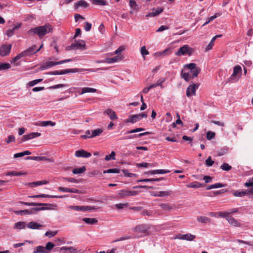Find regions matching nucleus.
<instances>
[{
  "label": "nucleus",
  "instance_id": "obj_47",
  "mask_svg": "<svg viewBox=\"0 0 253 253\" xmlns=\"http://www.w3.org/2000/svg\"><path fill=\"white\" fill-rule=\"evenodd\" d=\"M10 68V65L7 63L0 62V71L5 70Z\"/></svg>",
  "mask_w": 253,
  "mask_h": 253
},
{
  "label": "nucleus",
  "instance_id": "obj_63",
  "mask_svg": "<svg viewBox=\"0 0 253 253\" xmlns=\"http://www.w3.org/2000/svg\"><path fill=\"white\" fill-rule=\"evenodd\" d=\"M128 206V203H120V204H117L115 205V207H116V208H117L118 209H123L125 208H126Z\"/></svg>",
  "mask_w": 253,
  "mask_h": 253
},
{
  "label": "nucleus",
  "instance_id": "obj_46",
  "mask_svg": "<svg viewBox=\"0 0 253 253\" xmlns=\"http://www.w3.org/2000/svg\"><path fill=\"white\" fill-rule=\"evenodd\" d=\"M220 169L223 170L229 171L231 169L232 167L226 163H224L221 166Z\"/></svg>",
  "mask_w": 253,
  "mask_h": 253
},
{
  "label": "nucleus",
  "instance_id": "obj_19",
  "mask_svg": "<svg viewBox=\"0 0 253 253\" xmlns=\"http://www.w3.org/2000/svg\"><path fill=\"white\" fill-rule=\"evenodd\" d=\"M104 114L108 115L112 120H116L118 119V116L115 112L111 109H107L104 112Z\"/></svg>",
  "mask_w": 253,
  "mask_h": 253
},
{
  "label": "nucleus",
  "instance_id": "obj_60",
  "mask_svg": "<svg viewBox=\"0 0 253 253\" xmlns=\"http://www.w3.org/2000/svg\"><path fill=\"white\" fill-rule=\"evenodd\" d=\"M230 213L227 212H218V216L224 217L227 220V218L230 217Z\"/></svg>",
  "mask_w": 253,
  "mask_h": 253
},
{
  "label": "nucleus",
  "instance_id": "obj_15",
  "mask_svg": "<svg viewBox=\"0 0 253 253\" xmlns=\"http://www.w3.org/2000/svg\"><path fill=\"white\" fill-rule=\"evenodd\" d=\"M69 209L76 211H90L92 209H94L90 206H70Z\"/></svg>",
  "mask_w": 253,
  "mask_h": 253
},
{
  "label": "nucleus",
  "instance_id": "obj_45",
  "mask_svg": "<svg viewBox=\"0 0 253 253\" xmlns=\"http://www.w3.org/2000/svg\"><path fill=\"white\" fill-rule=\"evenodd\" d=\"M152 11L153 14L156 16L161 13L164 11V8L162 7H158L156 9L153 8Z\"/></svg>",
  "mask_w": 253,
  "mask_h": 253
},
{
  "label": "nucleus",
  "instance_id": "obj_4",
  "mask_svg": "<svg viewBox=\"0 0 253 253\" xmlns=\"http://www.w3.org/2000/svg\"><path fill=\"white\" fill-rule=\"evenodd\" d=\"M150 227L148 225L146 224H139L132 229V231L138 233L142 234L141 236H138L136 237L139 238L142 236H145L150 234Z\"/></svg>",
  "mask_w": 253,
  "mask_h": 253
},
{
  "label": "nucleus",
  "instance_id": "obj_17",
  "mask_svg": "<svg viewBox=\"0 0 253 253\" xmlns=\"http://www.w3.org/2000/svg\"><path fill=\"white\" fill-rule=\"evenodd\" d=\"M41 135V133L40 132H31L29 134L24 135L22 137V141H25L40 136Z\"/></svg>",
  "mask_w": 253,
  "mask_h": 253
},
{
  "label": "nucleus",
  "instance_id": "obj_36",
  "mask_svg": "<svg viewBox=\"0 0 253 253\" xmlns=\"http://www.w3.org/2000/svg\"><path fill=\"white\" fill-rule=\"evenodd\" d=\"M91 2L97 5H106L108 4L105 0H90Z\"/></svg>",
  "mask_w": 253,
  "mask_h": 253
},
{
  "label": "nucleus",
  "instance_id": "obj_23",
  "mask_svg": "<svg viewBox=\"0 0 253 253\" xmlns=\"http://www.w3.org/2000/svg\"><path fill=\"white\" fill-rule=\"evenodd\" d=\"M27 226L28 228L32 229H38L42 227L43 225L35 222L31 221L27 224Z\"/></svg>",
  "mask_w": 253,
  "mask_h": 253
},
{
  "label": "nucleus",
  "instance_id": "obj_42",
  "mask_svg": "<svg viewBox=\"0 0 253 253\" xmlns=\"http://www.w3.org/2000/svg\"><path fill=\"white\" fill-rule=\"evenodd\" d=\"M119 59L118 56H115L112 58H106L105 59V62L108 64L113 63L117 62Z\"/></svg>",
  "mask_w": 253,
  "mask_h": 253
},
{
  "label": "nucleus",
  "instance_id": "obj_62",
  "mask_svg": "<svg viewBox=\"0 0 253 253\" xmlns=\"http://www.w3.org/2000/svg\"><path fill=\"white\" fill-rule=\"evenodd\" d=\"M57 231H48L45 232V236L48 237L49 238H51V237H53L55 235H56L57 234Z\"/></svg>",
  "mask_w": 253,
  "mask_h": 253
},
{
  "label": "nucleus",
  "instance_id": "obj_48",
  "mask_svg": "<svg viewBox=\"0 0 253 253\" xmlns=\"http://www.w3.org/2000/svg\"><path fill=\"white\" fill-rule=\"evenodd\" d=\"M150 134V132L147 131V132H145L139 133L138 134H135V135H134L129 136H128L127 137V138L130 139V138H135V137H140L141 136H144V135H148V134Z\"/></svg>",
  "mask_w": 253,
  "mask_h": 253
},
{
  "label": "nucleus",
  "instance_id": "obj_5",
  "mask_svg": "<svg viewBox=\"0 0 253 253\" xmlns=\"http://www.w3.org/2000/svg\"><path fill=\"white\" fill-rule=\"evenodd\" d=\"M73 61V59H65L63 60H61L58 62H54V61H46L44 64L41 65L40 66V70L42 71L47 69L49 68H51L53 66H54L55 65L62 64L63 63L70 62Z\"/></svg>",
  "mask_w": 253,
  "mask_h": 253
},
{
  "label": "nucleus",
  "instance_id": "obj_35",
  "mask_svg": "<svg viewBox=\"0 0 253 253\" xmlns=\"http://www.w3.org/2000/svg\"><path fill=\"white\" fill-rule=\"evenodd\" d=\"M195 236L188 233L182 235L180 239L187 241H192L195 238Z\"/></svg>",
  "mask_w": 253,
  "mask_h": 253
},
{
  "label": "nucleus",
  "instance_id": "obj_50",
  "mask_svg": "<svg viewBox=\"0 0 253 253\" xmlns=\"http://www.w3.org/2000/svg\"><path fill=\"white\" fill-rule=\"evenodd\" d=\"M142 215H147L148 216H152L154 215V212L151 211H148L147 210H144L141 213Z\"/></svg>",
  "mask_w": 253,
  "mask_h": 253
},
{
  "label": "nucleus",
  "instance_id": "obj_11",
  "mask_svg": "<svg viewBox=\"0 0 253 253\" xmlns=\"http://www.w3.org/2000/svg\"><path fill=\"white\" fill-rule=\"evenodd\" d=\"M85 48V42L83 40H81L75 43H72L71 45L67 47L68 50H71L73 49L84 50Z\"/></svg>",
  "mask_w": 253,
  "mask_h": 253
},
{
  "label": "nucleus",
  "instance_id": "obj_28",
  "mask_svg": "<svg viewBox=\"0 0 253 253\" xmlns=\"http://www.w3.org/2000/svg\"><path fill=\"white\" fill-rule=\"evenodd\" d=\"M204 186V185L199 183L198 181H194L193 182L189 183L186 185V187L188 188H199Z\"/></svg>",
  "mask_w": 253,
  "mask_h": 253
},
{
  "label": "nucleus",
  "instance_id": "obj_40",
  "mask_svg": "<svg viewBox=\"0 0 253 253\" xmlns=\"http://www.w3.org/2000/svg\"><path fill=\"white\" fill-rule=\"evenodd\" d=\"M83 221L88 224H93L97 222V220L94 218H84Z\"/></svg>",
  "mask_w": 253,
  "mask_h": 253
},
{
  "label": "nucleus",
  "instance_id": "obj_18",
  "mask_svg": "<svg viewBox=\"0 0 253 253\" xmlns=\"http://www.w3.org/2000/svg\"><path fill=\"white\" fill-rule=\"evenodd\" d=\"M75 156L77 157L89 158L91 154L84 150H80L76 151Z\"/></svg>",
  "mask_w": 253,
  "mask_h": 253
},
{
  "label": "nucleus",
  "instance_id": "obj_16",
  "mask_svg": "<svg viewBox=\"0 0 253 253\" xmlns=\"http://www.w3.org/2000/svg\"><path fill=\"white\" fill-rule=\"evenodd\" d=\"M26 160H32L37 161H47L50 162H53V161L51 159H48L44 156H29L26 158Z\"/></svg>",
  "mask_w": 253,
  "mask_h": 253
},
{
  "label": "nucleus",
  "instance_id": "obj_58",
  "mask_svg": "<svg viewBox=\"0 0 253 253\" xmlns=\"http://www.w3.org/2000/svg\"><path fill=\"white\" fill-rule=\"evenodd\" d=\"M68 85L66 84H57L53 86H51L49 87V89H57L60 87H67Z\"/></svg>",
  "mask_w": 253,
  "mask_h": 253
},
{
  "label": "nucleus",
  "instance_id": "obj_27",
  "mask_svg": "<svg viewBox=\"0 0 253 253\" xmlns=\"http://www.w3.org/2000/svg\"><path fill=\"white\" fill-rule=\"evenodd\" d=\"M88 6V3L84 0H80L75 3V8L76 9H77L80 7H87Z\"/></svg>",
  "mask_w": 253,
  "mask_h": 253
},
{
  "label": "nucleus",
  "instance_id": "obj_1",
  "mask_svg": "<svg viewBox=\"0 0 253 253\" xmlns=\"http://www.w3.org/2000/svg\"><path fill=\"white\" fill-rule=\"evenodd\" d=\"M53 28L52 26L46 23L43 26H38L31 29L28 31L29 34H34L39 36L40 39L42 38L44 35L52 32Z\"/></svg>",
  "mask_w": 253,
  "mask_h": 253
},
{
  "label": "nucleus",
  "instance_id": "obj_59",
  "mask_svg": "<svg viewBox=\"0 0 253 253\" xmlns=\"http://www.w3.org/2000/svg\"><path fill=\"white\" fill-rule=\"evenodd\" d=\"M214 162L212 160L211 156H209L205 161V164L208 167H211L213 165Z\"/></svg>",
  "mask_w": 253,
  "mask_h": 253
},
{
  "label": "nucleus",
  "instance_id": "obj_53",
  "mask_svg": "<svg viewBox=\"0 0 253 253\" xmlns=\"http://www.w3.org/2000/svg\"><path fill=\"white\" fill-rule=\"evenodd\" d=\"M122 171L124 173V174L125 176L128 177H132L133 176H136V174L134 173H129L128 170L127 169H123Z\"/></svg>",
  "mask_w": 253,
  "mask_h": 253
},
{
  "label": "nucleus",
  "instance_id": "obj_57",
  "mask_svg": "<svg viewBox=\"0 0 253 253\" xmlns=\"http://www.w3.org/2000/svg\"><path fill=\"white\" fill-rule=\"evenodd\" d=\"M169 51H170L169 48H167V49H165L164 50H163V51L156 52L155 53V55L157 56H164V55L167 54L168 52H169Z\"/></svg>",
  "mask_w": 253,
  "mask_h": 253
},
{
  "label": "nucleus",
  "instance_id": "obj_39",
  "mask_svg": "<svg viewBox=\"0 0 253 253\" xmlns=\"http://www.w3.org/2000/svg\"><path fill=\"white\" fill-rule=\"evenodd\" d=\"M247 194V191L235 190L233 192V194L235 197H243Z\"/></svg>",
  "mask_w": 253,
  "mask_h": 253
},
{
  "label": "nucleus",
  "instance_id": "obj_3",
  "mask_svg": "<svg viewBox=\"0 0 253 253\" xmlns=\"http://www.w3.org/2000/svg\"><path fill=\"white\" fill-rule=\"evenodd\" d=\"M36 47L37 46L36 45H34L28 49L24 50L18 55L15 56L12 59L11 63H13L14 66H16L20 65L21 64V62L18 61V60L22 57L28 56L37 52Z\"/></svg>",
  "mask_w": 253,
  "mask_h": 253
},
{
  "label": "nucleus",
  "instance_id": "obj_21",
  "mask_svg": "<svg viewBox=\"0 0 253 253\" xmlns=\"http://www.w3.org/2000/svg\"><path fill=\"white\" fill-rule=\"evenodd\" d=\"M21 26V24L19 23L15 25L12 29H9L6 31V35L8 37H10L14 34L15 30L19 29Z\"/></svg>",
  "mask_w": 253,
  "mask_h": 253
},
{
  "label": "nucleus",
  "instance_id": "obj_26",
  "mask_svg": "<svg viewBox=\"0 0 253 253\" xmlns=\"http://www.w3.org/2000/svg\"><path fill=\"white\" fill-rule=\"evenodd\" d=\"M139 120H140V119L139 118V115L136 114V115H132V116H131L130 117H129V118L126 120V123H131L133 124L134 123L138 122Z\"/></svg>",
  "mask_w": 253,
  "mask_h": 253
},
{
  "label": "nucleus",
  "instance_id": "obj_8",
  "mask_svg": "<svg viewBox=\"0 0 253 253\" xmlns=\"http://www.w3.org/2000/svg\"><path fill=\"white\" fill-rule=\"evenodd\" d=\"M138 194L136 191H131L128 189H123L119 191L118 193V196L119 198L124 199L126 197L136 196Z\"/></svg>",
  "mask_w": 253,
  "mask_h": 253
},
{
  "label": "nucleus",
  "instance_id": "obj_55",
  "mask_svg": "<svg viewBox=\"0 0 253 253\" xmlns=\"http://www.w3.org/2000/svg\"><path fill=\"white\" fill-rule=\"evenodd\" d=\"M140 52H141V54L142 55L144 59H145V56L149 54V52L146 49V47L145 46H143L142 47H141V49H140Z\"/></svg>",
  "mask_w": 253,
  "mask_h": 253
},
{
  "label": "nucleus",
  "instance_id": "obj_20",
  "mask_svg": "<svg viewBox=\"0 0 253 253\" xmlns=\"http://www.w3.org/2000/svg\"><path fill=\"white\" fill-rule=\"evenodd\" d=\"M170 171L167 169H156L149 170L146 172L147 174H165L169 172Z\"/></svg>",
  "mask_w": 253,
  "mask_h": 253
},
{
  "label": "nucleus",
  "instance_id": "obj_10",
  "mask_svg": "<svg viewBox=\"0 0 253 253\" xmlns=\"http://www.w3.org/2000/svg\"><path fill=\"white\" fill-rule=\"evenodd\" d=\"M88 71L90 72H95L96 70H94L92 69H79V68H74V69H67L65 70H62L59 71L60 75H64L71 73H77V72H83L84 71Z\"/></svg>",
  "mask_w": 253,
  "mask_h": 253
},
{
  "label": "nucleus",
  "instance_id": "obj_43",
  "mask_svg": "<svg viewBox=\"0 0 253 253\" xmlns=\"http://www.w3.org/2000/svg\"><path fill=\"white\" fill-rule=\"evenodd\" d=\"M159 194L157 195L158 197H166L170 195L172 192L171 191H158Z\"/></svg>",
  "mask_w": 253,
  "mask_h": 253
},
{
  "label": "nucleus",
  "instance_id": "obj_44",
  "mask_svg": "<svg viewBox=\"0 0 253 253\" xmlns=\"http://www.w3.org/2000/svg\"><path fill=\"white\" fill-rule=\"evenodd\" d=\"M181 75L182 78L183 79H184L185 80V81L186 82L189 81L190 80V79H191V75H190L189 72H187V73H183V70H182Z\"/></svg>",
  "mask_w": 253,
  "mask_h": 253
},
{
  "label": "nucleus",
  "instance_id": "obj_34",
  "mask_svg": "<svg viewBox=\"0 0 253 253\" xmlns=\"http://www.w3.org/2000/svg\"><path fill=\"white\" fill-rule=\"evenodd\" d=\"M197 220L198 222L207 223L211 221V219L207 216H200L197 217Z\"/></svg>",
  "mask_w": 253,
  "mask_h": 253
},
{
  "label": "nucleus",
  "instance_id": "obj_41",
  "mask_svg": "<svg viewBox=\"0 0 253 253\" xmlns=\"http://www.w3.org/2000/svg\"><path fill=\"white\" fill-rule=\"evenodd\" d=\"M86 170V168L84 166H83L81 168L74 169L72 172L74 174H80L84 172Z\"/></svg>",
  "mask_w": 253,
  "mask_h": 253
},
{
  "label": "nucleus",
  "instance_id": "obj_61",
  "mask_svg": "<svg viewBox=\"0 0 253 253\" xmlns=\"http://www.w3.org/2000/svg\"><path fill=\"white\" fill-rule=\"evenodd\" d=\"M54 246V245L52 243H51V242H48L46 244V246L44 248H45V249H46V252H49V253L50 251L51 250L53 249Z\"/></svg>",
  "mask_w": 253,
  "mask_h": 253
},
{
  "label": "nucleus",
  "instance_id": "obj_64",
  "mask_svg": "<svg viewBox=\"0 0 253 253\" xmlns=\"http://www.w3.org/2000/svg\"><path fill=\"white\" fill-rule=\"evenodd\" d=\"M214 41H215V39H212L211 40V41L210 42V43H209V44L206 47L205 50L206 51H209L212 48V47L214 44Z\"/></svg>",
  "mask_w": 253,
  "mask_h": 253
},
{
  "label": "nucleus",
  "instance_id": "obj_49",
  "mask_svg": "<svg viewBox=\"0 0 253 253\" xmlns=\"http://www.w3.org/2000/svg\"><path fill=\"white\" fill-rule=\"evenodd\" d=\"M42 81V79H39L33 80L32 81H30L28 83V85L30 86H33L35 84L41 82Z\"/></svg>",
  "mask_w": 253,
  "mask_h": 253
},
{
  "label": "nucleus",
  "instance_id": "obj_29",
  "mask_svg": "<svg viewBox=\"0 0 253 253\" xmlns=\"http://www.w3.org/2000/svg\"><path fill=\"white\" fill-rule=\"evenodd\" d=\"M55 123L51 121H42L41 122L37 123V125L41 126H53L55 125Z\"/></svg>",
  "mask_w": 253,
  "mask_h": 253
},
{
  "label": "nucleus",
  "instance_id": "obj_32",
  "mask_svg": "<svg viewBox=\"0 0 253 253\" xmlns=\"http://www.w3.org/2000/svg\"><path fill=\"white\" fill-rule=\"evenodd\" d=\"M97 91V89L95 88H91V87H83L82 89V92L80 93V94H83L85 93L91 92L94 93Z\"/></svg>",
  "mask_w": 253,
  "mask_h": 253
},
{
  "label": "nucleus",
  "instance_id": "obj_38",
  "mask_svg": "<svg viewBox=\"0 0 253 253\" xmlns=\"http://www.w3.org/2000/svg\"><path fill=\"white\" fill-rule=\"evenodd\" d=\"M61 249V250L69 251L71 253H79V251L73 247H63Z\"/></svg>",
  "mask_w": 253,
  "mask_h": 253
},
{
  "label": "nucleus",
  "instance_id": "obj_30",
  "mask_svg": "<svg viewBox=\"0 0 253 253\" xmlns=\"http://www.w3.org/2000/svg\"><path fill=\"white\" fill-rule=\"evenodd\" d=\"M129 5L133 10L138 11L140 7L134 0H129Z\"/></svg>",
  "mask_w": 253,
  "mask_h": 253
},
{
  "label": "nucleus",
  "instance_id": "obj_37",
  "mask_svg": "<svg viewBox=\"0 0 253 253\" xmlns=\"http://www.w3.org/2000/svg\"><path fill=\"white\" fill-rule=\"evenodd\" d=\"M26 223L25 222L20 221L15 223L14 228L18 229H24L26 227Z\"/></svg>",
  "mask_w": 253,
  "mask_h": 253
},
{
  "label": "nucleus",
  "instance_id": "obj_31",
  "mask_svg": "<svg viewBox=\"0 0 253 253\" xmlns=\"http://www.w3.org/2000/svg\"><path fill=\"white\" fill-rule=\"evenodd\" d=\"M33 253H49V252H46L44 247L39 246L34 249Z\"/></svg>",
  "mask_w": 253,
  "mask_h": 253
},
{
  "label": "nucleus",
  "instance_id": "obj_54",
  "mask_svg": "<svg viewBox=\"0 0 253 253\" xmlns=\"http://www.w3.org/2000/svg\"><path fill=\"white\" fill-rule=\"evenodd\" d=\"M215 136V133L214 132L209 131L207 133V138L208 140H211L213 139Z\"/></svg>",
  "mask_w": 253,
  "mask_h": 253
},
{
  "label": "nucleus",
  "instance_id": "obj_13",
  "mask_svg": "<svg viewBox=\"0 0 253 253\" xmlns=\"http://www.w3.org/2000/svg\"><path fill=\"white\" fill-rule=\"evenodd\" d=\"M199 84H193L190 85L186 89V96L190 97L192 95H195L196 89L198 88Z\"/></svg>",
  "mask_w": 253,
  "mask_h": 253
},
{
  "label": "nucleus",
  "instance_id": "obj_12",
  "mask_svg": "<svg viewBox=\"0 0 253 253\" xmlns=\"http://www.w3.org/2000/svg\"><path fill=\"white\" fill-rule=\"evenodd\" d=\"M12 45L9 44H2L0 47V55L5 56L7 55L10 52Z\"/></svg>",
  "mask_w": 253,
  "mask_h": 253
},
{
  "label": "nucleus",
  "instance_id": "obj_25",
  "mask_svg": "<svg viewBox=\"0 0 253 253\" xmlns=\"http://www.w3.org/2000/svg\"><path fill=\"white\" fill-rule=\"evenodd\" d=\"M228 223L235 227H240L241 224L239 223L235 218L230 216L229 218H227V220Z\"/></svg>",
  "mask_w": 253,
  "mask_h": 253
},
{
  "label": "nucleus",
  "instance_id": "obj_51",
  "mask_svg": "<svg viewBox=\"0 0 253 253\" xmlns=\"http://www.w3.org/2000/svg\"><path fill=\"white\" fill-rule=\"evenodd\" d=\"M160 207L164 210L169 211L171 209L169 204L166 203H161L160 204Z\"/></svg>",
  "mask_w": 253,
  "mask_h": 253
},
{
  "label": "nucleus",
  "instance_id": "obj_2",
  "mask_svg": "<svg viewBox=\"0 0 253 253\" xmlns=\"http://www.w3.org/2000/svg\"><path fill=\"white\" fill-rule=\"evenodd\" d=\"M36 47L37 46L36 45H34L28 49L24 50L18 55L15 56L12 59L11 63H13L14 66H16L20 65L21 64V62L18 61V60L22 57L28 56L37 52Z\"/></svg>",
  "mask_w": 253,
  "mask_h": 253
},
{
  "label": "nucleus",
  "instance_id": "obj_24",
  "mask_svg": "<svg viewBox=\"0 0 253 253\" xmlns=\"http://www.w3.org/2000/svg\"><path fill=\"white\" fill-rule=\"evenodd\" d=\"M48 183V182L46 180H42V181H36V182H30V183L26 184V185H29V186H30L31 187H34L43 185V184H46Z\"/></svg>",
  "mask_w": 253,
  "mask_h": 253
},
{
  "label": "nucleus",
  "instance_id": "obj_9",
  "mask_svg": "<svg viewBox=\"0 0 253 253\" xmlns=\"http://www.w3.org/2000/svg\"><path fill=\"white\" fill-rule=\"evenodd\" d=\"M192 52L193 49L192 48L190 47L188 45H184L181 47L178 51L175 52V55L179 56L186 54L190 56Z\"/></svg>",
  "mask_w": 253,
  "mask_h": 253
},
{
  "label": "nucleus",
  "instance_id": "obj_33",
  "mask_svg": "<svg viewBox=\"0 0 253 253\" xmlns=\"http://www.w3.org/2000/svg\"><path fill=\"white\" fill-rule=\"evenodd\" d=\"M26 173L23 171L17 172L16 171H9L6 174V175L7 176H21L26 175Z\"/></svg>",
  "mask_w": 253,
  "mask_h": 253
},
{
  "label": "nucleus",
  "instance_id": "obj_7",
  "mask_svg": "<svg viewBox=\"0 0 253 253\" xmlns=\"http://www.w3.org/2000/svg\"><path fill=\"white\" fill-rule=\"evenodd\" d=\"M184 67L189 69L191 79L197 77L201 71V68L197 67L196 64L193 63L186 64L184 65Z\"/></svg>",
  "mask_w": 253,
  "mask_h": 253
},
{
  "label": "nucleus",
  "instance_id": "obj_14",
  "mask_svg": "<svg viewBox=\"0 0 253 253\" xmlns=\"http://www.w3.org/2000/svg\"><path fill=\"white\" fill-rule=\"evenodd\" d=\"M103 132L102 128H97L91 130V134L90 135H82V137L84 139L93 138L97 136H99Z\"/></svg>",
  "mask_w": 253,
  "mask_h": 253
},
{
  "label": "nucleus",
  "instance_id": "obj_22",
  "mask_svg": "<svg viewBox=\"0 0 253 253\" xmlns=\"http://www.w3.org/2000/svg\"><path fill=\"white\" fill-rule=\"evenodd\" d=\"M40 204H42L41 205H38V206H42L44 207V210H55L57 207L56 204H46V203H39Z\"/></svg>",
  "mask_w": 253,
  "mask_h": 253
},
{
  "label": "nucleus",
  "instance_id": "obj_52",
  "mask_svg": "<svg viewBox=\"0 0 253 253\" xmlns=\"http://www.w3.org/2000/svg\"><path fill=\"white\" fill-rule=\"evenodd\" d=\"M115 153L112 151L111 154L109 155H106L105 157V160L107 161H110V160H115Z\"/></svg>",
  "mask_w": 253,
  "mask_h": 253
},
{
  "label": "nucleus",
  "instance_id": "obj_6",
  "mask_svg": "<svg viewBox=\"0 0 253 253\" xmlns=\"http://www.w3.org/2000/svg\"><path fill=\"white\" fill-rule=\"evenodd\" d=\"M242 70L240 65H236L233 68V72L231 76L227 79V82H236L239 80L242 75Z\"/></svg>",
  "mask_w": 253,
  "mask_h": 253
},
{
  "label": "nucleus",
  "instance_id": "obj_56",
  "mask_svg": "<svg viewBox=\"0 0 253 253\" xmlns=\"http://www.w3.org/2000/svg\"><path fill=\"white\" fill-rule=\"evenodd\" d=\"M20 203L28 206H38V205H41V204H40L39 203H35V202H20Z\"/></svg>",
  "mask_w": 253,
  "mask_h": 253
}]
</instances>
